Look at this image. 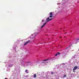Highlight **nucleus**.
<instances>
[{"label":"nucleus","instance_id":"nucleus-1","mask_svg":"<svg viewBox=\"0 0 79 79\" xmlns=\"http://www.w3.org/2000/svg\"><path fill=\"white\" fill-rule=\"evenodd\" d=\"M53 19L52 18L51 19H50V18L48 17L46 19V22H45L41 27V28H42L43 27H44L45 26L46 24H47V23H48V22H49L50 21H51V20H52Z\"/></svg>","mask_w":79,"mask_h":79},{"label":"nucleus","instance_id":"nucleus-2","mask_svg":"<svg viewBox=\"0 0 79 79\" xmlns=\"http://www.w3.org/2000/svg\"><path fill=\"white\" fill-rule=\"evenodd\" d=\"M37 33H35L33 34H32L31 37L30 38V39H34L36 35H37Z\"/></svg>","mask_w":79,"mask_h":79},{"label":"nucleus","instance_id":"nucleus-3","mask_svg":"<svg viewBox=\"0 0 79 79\" xmlns=\"http://www.w3.org/2000/svg\"><path fill=\"white\" fill-rule=\"evenodd\" d=\"M77 69V66H75L73 68V71L74 73H75L76 72H75V71H76Z\"/></svg>","mask_w":79,"mask_h":79},{"label":"nucleus","instance_id":"nucleus-4","mask_svg":"<svg viewBox=\"0 0 79 79\" xmlns=\"http://www.w3.org/2000/svg\"><path fill=\"white\" fill-rule=\"evenodd\" d=\"M50 18H52L53 17V13L52 12H50L49 13V16Z\"/></svg>","mask_w":79,"mask_h":79},{"label":"nucleus","instance_id":"nucleus-5","mask_svg":"<svg viewBox=\"0 0 79 79\" xmlns=\"http://www.w3.org/2000/svg\"><path fill=\"white\" fill-rule=\"evenodd\" d=\"M31 42V41H30V40H28V41H27L24 44V45H27V44H28V43H30Z\"/></svg>","mask_w":79,"mask_h":79},{"label":"nucleus","instance_id":"nucleus-6","mask_svg":"<svg viewBox=\"0 0 79 79\" xmlns=\"http://www.w3.org/2000/svg\"><path fill=\"white\" fill-rule=\"evenodd\" d=\"M71 46H72V44L70 45L69 47L67 48L66 49V50H68V51L69 50V49H70V48H69V47H71Z\"/></svg>","mask_w":79,"mask_h":79},{"label":"nucleus","instance_id":"nucleus-7","mask_svg":"<svg viewBox=\"0 0 79 79\" xmlns=\"http://www.w3.org/2000/svg\"><path fill=\"white\" fill-rule=\"evenodd\" d=\"M33 76L35 78V77H37V75H36V74H35Z\"/></svg>","mask_w":79,"mask_h":79},{"label":"nucleus","instance_id":"nucleus-8","mask_svg":"<svg viewBox=\"0 0 79 79\" xmlns=\"http://www.w3.org/2000/svg\"><path fill=\"white\" fill-rule=\"evenodd\" d=\"M77 40H79V38H78V39H76L75 40V41H77Z\"/></svg>","mask_w":79,"mask_h":79},{"label":"nucleus","instance_id":"nucleus-9","mask_svg":"<svg viewBox=\"0 0 79 79\" xmlns=\"http://www.w3.org/2000/svg\"><path fill=\"white\" fill-rule=\"evenodd\" d=\"M49 59H45L44 60H43L44 61H47V60H48Z\"/></svg>","mask_w":79,"mask_h":79},{"label":"nucleus","instance_id":"nucleus-10","mask_svg":"<svg viewBox=\"0 0 79 79\" xmlns=\"http://www.w3.org/2000/svg\"><path fill=\"white\" fill-rule=\"evenodd\" d=\"M66 77V75H64L63 76V77Z\"/></svg>","mask_w":79,"mask_h":79},{"label":"nucleus","instance_id":"nucleus-11","mask_svg":"<svg viewBox=\"0 0 79 79\" xmlns=\"http://www.w3.org/2000/svg\"><path fill=\"white\" fill-rule=\"evenodd\" d=\"M27 70H26V71H25V72H26V73H28V72H27Z\"/></svg>","mask_w":79,"mask_h":79},{"label":"nucleus","instance_id":"nucleus-12","mask_svg":"<svg viewBox=\"0 0 79 79\" xmlns=\"http://www.w3.org/2000/svg\"><path fill=\"white\" fill-rule=\"evenodd\" d=\"M53 74H54V73H53V72H51V74L53 75Z\"/></svg>","mask_w":79,"mask_h":79},{"label":"nucleus","instance_id":"nucleus-13","mask_svg":"<svg viewBox=\"0 0 79 79\" xmlns=\"http://www.w3.org/2000/svg\"><path fill=\"white\" fill-rule=\"evenodd\" d=\"M57 54H58V55H60V52H58Z\"/></svg>","mask_w":79,"mask_h":79},{"label":"nucleus","instance_id":"nucleus-14","mask_svg":"<svg viewBox=\"0 0 79 79\" xmlns=\"http://www.w3.org/2000/svg\"><path fill=\"white\" fill-rule=\"evenodd\" d=\"M60 39H61V38H62V37H61V36H60Z\"/></svg>","mask_w":79,"mask_h":79},{"label":"nucleus","instance_id":"nucleus-15","mask_svg":"<svg viewBox=\"0 0 79 79\" xmlns=\"http://www.w3.org/2000/svg\"><path fill=\"white\" fill-rule=\"evenodd\" d=\"M42 22H44V20H42Z\"/></svg>","mask_w":79,"mask_h":79},{"label":"nucleus","instance_id":"nucleus-16","mask_svg":"<svg viewBox=\"0 0 79 79\" xmlns=\"http://www.w3.org/2000/svg\"><path fill=\"white\" fill-rule=\"evenodd\" d=\"M57 55H58V54H56V55H55V56H57Z\"/></svg>","mask_w":79,"mask_h":79},{"label":"nucleus","instance_id":"nucleus-17","mask_svg":"<svg viewBox=\"0 0 79 79\" xmlns=\"http://www.w3.org/2000/svg\"><path fill=\"white\" fill-rule=\"evenodd\" d=\"M27 63H30V62H27Z\"/></svg>","mask_w":79,"mask_h":79},{"label":"nucleus","instance_id":"nucleus-18","mask_svg":"<svg viewBox=\"0 0 79 79\" xmlns=\"http://www.w3.org/2000/svg\"><path fill=\"white\" fill-rule=\"evenodd\" d=\"M66 33H67V32H66V33H65L64 34H66Z\"/></svg>","mask_w":79,"mask_h":79},{"label":"nucleus","instance_id":"nucleus-19","mask_svg":"<svg viewBox=\"0 0 79 79\" xmlns=\"http://www.w3.org/2000/svg\"><path fill=\"white\" fill-rule=\"evenodd\" d=\"M75 44H76L77 43H75Z\"/></svg>","mask_w":79,"mask_h":79},{"label":"nucleus","instance_id":"nucleus-20","mask_svg":"<svg viewBox=\"0 0 79 79\" xmlns=\"http://www.w3.org/2000/svg\"><path fill=\"white\" fill-rule=\"evenodd\" d=\"M47 63H48V62H47Z\"/></svg>","mask_w":79,"mask_h":79},{"label":"nucleus","instance_id":"nucleus-21","mask_svg":"<svg viewBox=\"0 0 79 79\" xmlns=\"http://www.w3.org/2000/svg\"><path fill=\"white\" fill-rule=\"evenodd\" d=\"M62 29V28H60V29Z\"/></svg>","mask_w":79,"mask_h":79},{"label":"nucleus","instance_id":"nucleus-22","mask_svg":"<svg viewBox=\"0 0 79 79\" xmlns=\"http://www.w3.org/2000/svg\"><path fill=\"white\" fill-rule=\"evenodd\" d=\"M64 31L65 30H64Z\"/></svg>","mask_w":79,"mask_h":79}]
</instances>
